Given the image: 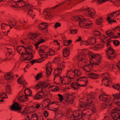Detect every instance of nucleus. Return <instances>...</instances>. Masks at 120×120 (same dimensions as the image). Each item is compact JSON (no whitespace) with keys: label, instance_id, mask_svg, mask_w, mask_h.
I'll list each match as a JSON object with an SVG mask.
<instances>
[{"label":"nucleus","instance_id":"38","mask_svg":"<svg viewBox=\"0 0 120 120\" xmlns=\"http://www.w3.org/2000/svg\"><path fill=\"white\" fill-rule=\"evenodd\" d=\"M38 115L37 114H33L31 116V120H38Z\"/></svg>","mask_w":120,"mask_h":120},{"label":"nucleus","instance_id":"7","mask_svg":"<svg viewBox=\"0 0 120 120\" xmlns=\"http://www.w3.org/2000/svg\"><path fill=\"white\" fill-rule=\"evenodd\" d=\"M64 62H62L58 64L57 66V68L54 70L55 73L57 72L59 74H60L62 72V70L65 67L64 65Z\"/></svg>","mask_w":120,"mask_h":120},{"label":"nucleus","instance_id":"10","mask_svg":"<svg viewBox=\"0 0 120 120\" xmlns=\"http://www.w3.org/2000/svg\"><path fill=\"white\" fill-rule=\"evenodd\" d=\"M52 67L51 63H49L47 64V66L46 68V71L47 76L48 77L50 75L52 71Z\"/></svg>","mask_w":120,"mask_h":120},{"label":"nucleus","instance_id":"13","mask_svg":"<svg viewBox=\"0 0 120 120\" xmlns=\"http://www.w3.org/2000/svg\"><path fill=\"white\" fill-rule=\"evenodd\" d=\"M79 103V106L80 107L82 108H85V109H83L81 112H83L84 113H85V112H84L86 110V109H88V108H87V107L89 106V105L87 102L83 103L82 101H80Z\"/></svg>","mask_w":120,"mask_h":120},{"label":"nucleus","instance_id":"19","mask_svg":"<svg viewBox=\"0 0 120 120\" xmlns=\"http://www.w3.org/2000/svg\"><path fill=\"white\" fill-rule=\"evenodd\" d=\"M38 36L37 33L30 34L27 36V38L29 39L33 40L36 38Z\"/></svg>","mask_w":120,"mask_h":120},{"label":"nucleus","instance_id":"3","mask_svg":"<svg viewBox=\"0 0 120 120\" xmlns=\"http://www.w3.org/2000/svg\"><path fill=\"white\" fill-rule=\"evenodd\" d=\"M111 112V117L115 120H120V111L119 109L115 108Z\"/></svg>","mask_w":120,"mask_h":120},{"label":"nucleus","instance_id":"9","mask_svg":"<svg viewBox=\"0 0 120 120\" xmlns=\"http://www.w3.org/2000/svg\"><path fill=\"white\" fill-rule=\"evenodd\" d=\"M22 109L21 106L19 105V104L16 102H15L13 104L11 107V110L16 111L17 110L20 111Z\"/></svg>","mask_w":120,"mask_h":120},{"label":"nucleus","instance_id":"62","mask_svg":"<svg viewBox=\"0 0 120 120\" xmlns=\"http://www.w3.org/2000/svg\"><path fill=\"white\" fill-rule=\"evenodd\" d=\"M105 0H98L97 1L98 3L99 4H101L105 3Z\"/></svg>","mask_w":120,"mask_h":120},{"label":"nucleus","instance_id":"17","mask_svg":"<svg viewBox=\"0 0 120 120\" xmlns=\"http://www.w3.org/2000/svg\"><path fill=\"white\" fill-rule=\"evenodd\" d=\"M63 56L64 57H66L68 56L70 54L69 50L68 48H65L63 50Z\"/></svg>","mask_w":120,"mask_h":120},{"label":"nucleus","instance_id":"56","mask_svg":"<svg viewBox=\"0 0 120 120\" xmlns=\"http://www.w3.org/2000/svg\"><path fill=\"white\" fill-rule=\"evenodd\" d=\"M87 79V78L86 77H81L79 78L80 81H84L85 80Z\"/></svg>","mask_w":120,"mask_h":120},{"label":"nucleus","instance_id":"26","mask_svg":"<svg viewBox=\"0 0 120 120\" xmlns=\"http://www.w3.org/2000/svg\"><path fill=\"white\" fill-rule=\"evenodd\" d=\"M39 53L41 57L43 58H46L48 56L47 53L44 51L42 52H39Z\"/></svg>","mask_w":120,"mask_h":120},{"label":"nucleus","instance_id":"44","mask_svg":"<svg viewBox=\"0 0 120 120\" xmlns=\"http://www.w3.org/2000/svg\"><path fill=\"white\" fill-rule=\"evenodd\" d=\"M22 78V76H21L18 80L17 82L19 84H23Z\"/></svg>","mask_w":120,"mask_h":120},{"label":"nucleus","instance_id":"24","mask_svg":"<svg viewBox=\"0 0 120 120\" xmlns=\"http://www.w3.org/2000/svg\"><path fill=\"white\" fill-rule=\"evenodd\" d=\"M96 39L95 37H92L89 38V42L90 45H92L96 43Z\"/></svg>","mask_w":120,"mask_h":120},{"label":"nucleus","instance_id":"55","mask_svg":"<svg viewBox=\"0 0 120 120\" xmlns=\"http://www.w3.org/2000/svg\"><path fill=\"white\" fill-rule=\"evenodd\" d=\"M38 61L37 59H35L32 61H31L28 62V63L30 62L31 63L32 65H33L34 63H38Z\"/></svg>","mask_w":120,"mask_h":120},{"label":"nucleus","instance_id":"54","mask_svg":"<svg viewBox=\"0 0 120 120\" xmlns=\"http://www.w3.org/2000/svg\"><path fill=\"white\" fill-rule=\"evenodd\" d=\"M58 96L59 97V100L61 101H62L64 99L63 96L60 94H58Z\"/></svg>","mask_w":120,"mask_h":120},{"label":"nucleus","instance_id":"47","mask_svg":"<svg viewBox=\"0 0 120 120\" xmlns=\"http://www.w3.org/2000/svg\"><path fill=\"white\" fill-rule=\"evenodd\" d=\"M74 98L73 97L72 98H71L70 99L67 100L66 101L69 103H72L74 102Z\"/></svg>","mask_w":120,"mask_h":120},{"label":"nucleus","instance_id":"11","mask_svg":"<svg viewBox=\"0 0 120 120\" xmlns=\"http://www.w3.org/2000/svg\"><path fill=\"white\" fill-rule=\"evenodd\" d=\"M14 2L16 6L18 8H21L24 7L25 5L26 2L22 0H19L17 1H15Z\"/></svg>","mask_w":120,"mask_h":120},{"label":"nucleus","instance_id":"49","mask_svg":"<svg viewBox=\"0 0 120 120\" xmlns=\"http://www.w3.org/2000/svg\"><path fill=\"white\" fill-rule=\"evenodd\" d=\"M77 32V30L76 29L71 30L70 31V33L73 34H76Z\"/></svg>","mask_w":120,"mask_h":120},{"label":"nucleus","instance_id":"31","mask_svg":"<svg viewBox=\"0 0 120 120\" xmlns=\"http://www.w3.org/2000/svg\"><path fill=\"white\" fill-rule=\"evenodd\" d=\"M39 92H38L33 97L34 99L38 100L42 99V98L41 97V95L39 94Z\"/></svg>","mask_w":120,"mask_h":120},{"label":"nucleus","instance_id":"21","mask_svg":"<svg viewBox=\"0 0 120 120\" xmlns=\"http://www.w3.org/2000/svg\"><path fill=\"white\" fill-rule=\"evenodd\" d=\"M25 94L26 96H31L32 95V92L30 89H26L24 90Z\"/></svg>","mask_w":120,"mask_h":120},{"label":"nucleus","instance_id":"35","mask_svg":"<svg viewBox=\"0 0 120 120\" xmlns=\"http://www.w3.org/2000/svg\"><path fill=\"white\" fill-rule=\"evenodd\" d=\"M33 6L29 4H25V5L24 6V8H26L27 9L26 10H27V9H28L29 10L31 9H30L33 8Z\"/></svg>","mask_w":120,"mask_h":120},{"label":"nucleus","instance_id":"5","mask_svg":"<svg viewBox=\"0 0 120 120\" xmlns=\"http://www.w3.org/2000/svg\"><path fill=\"white\" fill-rule=\"evenodd\" d=\"M101 57L100 56V58L99 56H96V57H91L90 59V64L91 65L93 66L94 65H98L101 62Z\"/></svg>","mask_w":120,"mask_h":120},{"label":"nucleus","instance_id":"1","mask_svg":"<svg viewBox=\"0 0 120 120\" xmlns=\"http://www.w3.org/2000/svg\"><path fill=\"white\" fill-rule=\"evenodd\" d=\"M107 45L108 48L106 51L107 55L110 59L113 60L116 56V53L114 52L115 50L112 47L110 43H107Z\"/></svg>","mask_w":120,"mask_h":120},{"label":"nucleus","instance_id":"37","mask_svg":"<svg viewBox=\"0 0 120 120\" xmlns=\"http://www.w3.org/2000/svg\"><path fill=\"white\" fill-rule=\"evenodd\" d=\"M119 92V94H113L114 98L116 99L117 101L119 100L120 99V90Z\"/></svg>","mask_w":120,"mask_h":120},{"label":"nucleus","instance_id":"59","mask_svg":"<svg viewBox=\"0 0 120 120\" xmlns=\"http://www.w3.org/2000/svg\"><path fill=\"white\" fill-rule=\"evenodd\" d=\"M38 92H39V94L41 95V97L42 98H43L45 96L44 92H42L41 91H39Z\"/></svg>","mask_w":120,"mask_h":120},{"label":"nucleus","instance_id":"51","mask_svg":"<svg viewBox=\"0 0 120 120\" xmlns=\"http://www.w3.org/2000/svg\"><path fill=\"white\" fill-rule=\"evenodd\" d=\"M112 105H113L115 104H116L118 106H120V101H119L118 100L116 101L114 100V103H112Z\"/></svg>","mask_w":120,"mask_h":120},{"label":"nucleus","instance_id":"18","mask_svg":"<svg viewBox=\"0 0 120 120\" xmlns=\"http://www.w3.org/2000/svg\"><path fill=\"white\" fill-rule=\"evenodd\" d=\"M88 77L93 79H96L98 77V76L97 74L93 72H90L88 75Z\"/></svg>","mask_w":120,"mask_h":120},{"label":"nucleus","instance_id":"25","mask_svg":"<svg viewBox=\"0 0 120 120\" xmlns=\"http://www.w3.org/2000/svg\"><path fill=\"white\" fill-rule=\"evenodd\" d=\"M28 98L27 96L23 95L20 97L19 100L20 101L22 102H24L27 100Z\"/></svg>","mask_w":120,"mask_h":120},{"label":"nucleus","instance_id":"32","mask_svg":"<svg viewBox=\"0 0 120 120\" xmlns=\"http://www.w3.org/2000/svg\"><path fill=\"white\" fill-rule=\"evenodd\" d=\"M102 18L101 17L98 18L96 19V23L98 25H100L102 23Z\"/></svg>","mask_w":120,"mask_h":120},{"label":"nucleus","instance_id":"50","mask_svg":"<svg viewBox=\"0 0 120 120\" xmlns=\"http://www.w3.org/2000/svg\"><path fill=\"white\" fill-rule=\"evenodd\" d=\"M10 23L12 24L13 26H15L16 24V21L14 19V20L10 21Z\"/></svg>","mask_w":120,"mask_h":120},{"label":"nucleus","instance_id":"16","mask_svg":"<svg viewBox=\"0 0 120 120\" xmlns=\"http://www.w3.org/2000/svg\"><path fill=\"white\" fill-rule=\"evenodd\" d=\"M93 66L90 64L86 65L83 66V69L87 72H90L93 69Z\"/></svg>","mask_w":120,"mask_h":120},{"label":"nucleus","instance_id":"46","mask_svg":"<svg viewBox=\"0 0 120 120\" xmlns=\"http://www.w3.org/2000/svg\"><path fill=\"white\" fill-rule=\"evenodd\" d=\"M33 58V56L32 55L31 56H27L24 59V60H31Z\"/></svg>","mask_w":120,"mask_h":120},{"label":"nucleus","instance_id":"27","mask_svg":"<svg viewBox=\"0 0 120 120\" xmlns=\"http://www.w3.org/2000/svg\"><path fill=\"white\" fill-rule=\"evenodd\" d=\"M88 55L90 57H92V56L93 57H96V56H99V58H100V56L98 54H95L94 53H93L92 52L90 51L88 52Z\"/></svg>","mask_w":120,"mask_h":120},{"label":"nucleus","instance_id":"33","mask_svg":"<svg viewBox=\"0 0 120 120\" xmlns=\"http://www.w3.org/2000/svg\"><path fill=\"white\" fill-rule=\"evenodd\" d=\"M5 88L6 93L8 94H11V90L10 86L9 85H7Z\"/></svg>","mask_w":120,"mask_h":120},{"label":"nucleus","instance_id":"52","mask_svg":"<svg viewBox=\"0 0 120 120\" xmlns=\"http://www.w3.org/2000/svg\"><path fill=\"white\" fill-rule=\"evenodd\" d=\"M61 26V24L60 23L57 22L54 25V28H57Z\"/></svg>","mask_w":120,"mask_h":120},{"label":"nucleus","instance_id":"15","mask_svg":"<svg viewBox=\"0 0 120 120\" xmlns=\"http://www.w3.org/2000/svg\"><path fill=\"white\" fill-rule=\"evenodd\" d=\"M14 76V75L12 74L11 71L9 72L7 74H5L4 76V78L5 79L8 80L13 78Z\"/></svg>","mask_w":120,"mask_h":120},{"label":"nucleus","instance_id":"64","mask_svg":"<svg viewBox=\"0 0 120 120\" xmlns=\"http://www.w3.org/2000/svg\"><path fill=\"white\" fill-rule=\"evenodd\" d=\"M103 120H111L110 117L109 116H105Z\"/></svg>","mask_w":120,"mask_h":120},{"label":"nucleus","instance_id":"4","mask_svg":"<svg viewBox=\"0 0 120 120\" xmlns=\"http://www.w3.org/2000/svg\"><path fill=\"white\" fill-rule=\"evenodd\" d=\"M111 112V117L115 120H120V111L119 109L115 108Z\"/></svg>","mask_w":120,"mask_h":120},{"label":"nucleus","instance_id":"30","mask_svg":"<svg viewBox=\"0 0 120 120\" xmlns=\"http://www.w3.org/2000/svg\"><path fill=\"white\" fill-rule=\"evenodd\" d=\"M5 45L6 47L7 50L8 51V50H12V49L14 48V46L10 44H5Z\"/></svg>","mask_w":120,"mask_h":120},{"label":"nucleus","instance_id":"12","mask_svg":"<svg viewBox=\"0 0 120 120\" xmlns=\"http://www.w3.org/2000/svg\"><path fill=\"white\" fill-rule=\"evenodd\" d=\"M35 108V107L33 106L27 107L24 108L22 114L24 115L27 114L28 113L29 114L31 112L30 111V109H34Z\"/></svg>","mask_w":120,"mask_h":120},{"label":"nucleus","instance_id":"36","mask_svg":"<svg viewBox=\"0 0 120 120\" xmlns=\"http://www.w3.org/2000/svg\"><path fill=\"white\" fill-rule=\"evenodd\" d=\"M87 100L88 102L87 103L89 105V106L90 105V104L93 105L94 104V100L92 98H90Z\"/></svg>","mask_w":120,"mask_h":120},{"label":"nucleus","instance_id":"29","mask_svg":"<svg viewBox=\"0 0 120 120\" xmlns=\"http://www.w3.org/2000/svg\"><path fill=\"white\" fill-rule=\"evenodd\" d=\"M74 76L75 75L77 77H79L81 75L80 71L77 69H74Z\"/></svg>","mask_w":120,"mask_h":120},{"label":"nucleus","instance_id":"53","mask_svg":"<svg viewBox=\"0 0 120 120\" xmlns=\"http://www.w3.org/2000/svg\"><path fill=\"white\" fill-rule=\"evenodd\" d=\"M22 48L21 45L18 46L16 48V50L19 53H20V51L22 50Z\"/></svg>","mask_w":120,"mask_h":120},{"label":"nucleus","instance_id":"61","mask_svg":"<svg viewBox=\"0 0 120 120\" xmlns=\"http://www.w3.org/2000/svg\"><path fill=\"white\" fill-rule=\"evenodd\" d=\"M49 53H51L52 54H50L51 55H53L55 53V51L53 49H51L49 50Z\"/></svg>","mask_w":120,"mask_h":120},{"label":"nucleus","instance_id":"63","mask_svg":"<svg viewBox=\"0 0 120 120\" xmlns=\"http://www.w3.org/2000/svg\"><path fill=\"white\" fill-rule=\"evenodd\" d=\"M43 58H42L41 57V58H40L37 59L38 61L39 62H38V63H40L43 62L44 60V59Z\"/></svg>","mask_w":120,"mask_h":120},{"label":"nucleus","instance_id":"34","mask_svg":"<svg viewBox=\"0 0 120 120\" xmlns=\"http://www.w3.org/2000/svg\"><path fill=\"white\" fill-rule=\"evenodd\" d=\"M71 0H66L65 1L63 2H62L60 3V4H59L58 5H56L55 6L52 7V9H54L55 8H57L58 7H59V6H60L63 4H64V3L65 2H70V1H71Z\"/></svg>","mask_w":120,"mask_h":120},{"label":"nucleus","instance_id":"28","mask_svg":"<svg viewBox=\"0 0 120 120\" xmlns=\"http://www.w3.org/2000/svg\"><path fill=\"white\" fill-rule=\"evenodd\" d=\"M108 102H107V104H106L105 105H104L103 106H102V108L103 109H105L107 107H109V108H110L111 106L112 105V103L109 101V103H108Z\"/></svg>","mask_w":120,"mask_h":120},{"label":"nucleus","instance_id":"20","mask_svg":"<svg viewBox=\"0 0 120 120\" xmlns=\"http://www.w3.org/2000/svg\"><path fill=\"white\" fill-rule=\"evenodd\" d=\"M46 82H44L43 81H39L37 85L35 86V88L37 89L40 88L41 87L43 86L45 84H46Z\"/></svg>","mask_w":120,"mask_h":120},{"label":"nucleus","instance_id":"6","mask_svg":"<svg viewBox=\"0 0 120 120\" xmlns=\"http://www.w3.org/2000/svg\"><path fill=\"white\" fill-rule=\"evenodd\" d=\"M78 21H79V25L80 26H81L82 27L85 26L86 28H88V27L92 25L91 22L90 21V23H84L86 22V19L84 18H81L80 17Z\"/></svg>","mask_w":120,"mask_h":120},{"label":"nucleus","instance_id":"48","mask_svg":"<svg viewBox=\"0 0 120 120\" xmlns=\"http://www.w3.org/2000/svg\"><path fill=\"white\" fill-rule=\"evenodd\" d=\"M79 19H80L79 17L75 16H73L71 18V19L72 20L75 21H78Z\"/></svg>","mask_w":120,"mask_h":120},{"label":"nucleus","instance_id":"58","mask_svg":"<svg viewBox=\"0 0 120 120\" xmlns=\"http://www.w3.org/2000/svg\"><path fill=\"white\" fill-rule=\"evenodd\" d=\"M59 73H57V72H56V73H55L54 71V79L53 80L54 81L55 79L56 78V77H59V75H60V74H59Z\"/></svg>","mask_w":120,"mask_h":120},{"label":"nucleus","instance_id":"39","mask_svg":"<svg viewBox=\"0 0 120 120\" xmlns=\"http://www.w3.org/2000/svg\"><path fill=\"white\" fill-rule=\"evenodd\" d=\"M106 37L104 35H103L100 38V39L101 40V41L103 43H105V41H104V40L106 39Z\"/></svg>","mask_w":120,"mask_h":120},{"label":"nucleus","instance_id":"23","mask_svg":"<svg viewBox=\"0 0 120 120\" xmlns=\"http://www.w3.org/2000/svg\"><path fill=\"white\" fill-rule=\"evenodd\" d=\"M78 84H79L77 82L76 83L73 82L71 84V87L73 88L74 90L78 89L79 88Z\"/></svg>","mask_w":120,"mask_h":120},{"label":"nucleus","instance_id":"22","mask_svg":"<svg viewBox=\"0 0 120 120\" xmlns=\"http://www.w3.org/2000/svg\"><path fill=\"white\" fill-rule=\"evenodd\" d=\"M44 13L45 16V19H47L52 18V16L50 12H46L44 10Z\"/></svg>","mask_w":120,"mask_h":120},{"label":"nucleus","instance_id":"14","mask_svg":"<svg viewBox=\"0 0 120 120\" xmlns=\"http://www.w3.org/2000/svg\"><path fill=\"white\" fill-rule=\"evenodd\" d=\"M74 71L72 70L68 71L66 73V77L69 78V79H73L74 78Z\"/></svg>","mask_w":120,"mask_h":120},{"label":"nucleus","instance_id":"8","mask_svg":"<svg viewBox=\"0 0 120 120\" xmlns=\"http://www.w3.org/2000/svg\"><path fill=\"white\" fill-rule=\"evenodd\" d=\"M110 97L105 94H101L99 96V99L100 100L102 101H106L107 102H109Z\"/></svg>","mask_w":120,"mask_h":120},{"label":"nucleus","instance_id":"57","mask_svg":"<svg viewBox=\"0 0 120 120\" xmlns=\"http://www.w3.org/2000/svg\"><path fill=\"white\" fill-rule=\"evenodd\" d=\"M83 44H85L87 46L89 45V40H88L87 41H82Z\"/></svg>","mask_w":120,"mask_h":120},{"label":"nucleus","instance_id":"40","mask_svg":"<svg viewBox=\"0 0 120 120\" xmlns=\"http://www.w3.org/2000/svg\"><path fill=\"white\" fill-rule=\"evenodd\" d=\"M46 48L45 45H41L40 47V49L38 51L39 52H42L44 51V50L46 49Z\"/></svg>","mask_w":120,"mask_h":120},{"label":"nucleus","instance_id":"2","mask_svg":"<svg viewBox=\"0 0 120 120\" xmlns=\"http://www.w3.org/2000/svg\"><path fill=\"white\" fill-rule=\"evenodd\" d=\"M91 115L90 116L88 115L86 113H84L83 112H81L80 114H77L76 112H73L72 113L74 120H78L80 119H82V120H83L86 118H88V120H89L90 118Z\"/></svg>","mask_w":120,"mask_h":120},{"label":"nucleus","instance_id":"60","mask_svg":"<svg viewBox=\"0 0 120 120\" xmlns=\"http://www.w3.org/2000/svg\"><path fill=\"white\" fill-rule=\"evenodd\" d=\"M6 25L7 26H8V25L6 24H5V23H2L1 24V26L2 29H3L4 30H5Z\"/></svg>","mask_w":120,"mask_h":120},{"label":"nucleus","instance_id":"42","mask_svg":"<svg viewBox=\"0 0 120 120\" xmlns=\"http://www.w3.org/2000/svg\"><path fill=\"white\" fill-rule=\"evenodd\" d=\"M42 75V73H39L35 77L36 80H39Z\"/></svg>","mask_w":120,"mask_h":120},{"label":"nucleus","instance_id":"43","mask_svg":"<svg viewBox=\"0 0 120 120\" xmlns=\"http://www.w3.org/2000/svg\"><path fill=\"white\" fill-rule=\"evenodd\" d=\"M93 33L96 36H100L101 34V33L99 31L97 30L94 31Z\"/></svg>","mask_w":120,"mask_h":120},{"label":"nucleus","instance_id":"45","mask_svg":"<svg viewBox=\"0 0 120 120\" xmlns=\"http://www.w3.org/2000/svg\"><path fill=\"white\" fill-rule=\"evenodd\" d=\"M0 98L2 99H4L7 98L8 97L6 94L3 93L0 95Z\"/></svg>","mask_w":120,"mask_h":120},{"label":"nucleus","instance_id":"41","mask_svg":"<svg viewBox=\"0 0 120 120\" xmlns=\"http://www.w3.org/2000/svg\"><path fill=\"white\" fill-rule=\"evenodd\" d=\"M113 43L115 46H118L119 45L120 42L118 40H114L113 41Z\"/></svg>","mask_w":120,"mask_h":120}]
</instances>
